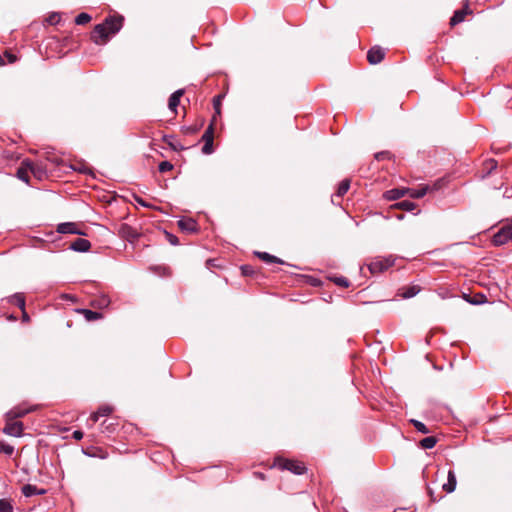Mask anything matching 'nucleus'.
Returning <instances> with one entry per match:
<instances>
[{
  "instance_id": "15",
  "label": "nucleus",
  "mask_w": 512,
  "mask_h": 512,
  "mask_svg": "<svg viewBox=\"0 0 512 512\" xmlns=\"http://www.w3.org/2000/svg\"><path fill=\"white\" fill-rule=\"evenodd\" d=\"M409 188H394L385 192V198L388 200H398L408 194Z\"/></svg>"
},
{
  "instance_id": "44",
  "label": "nucleus",
  "mask_w": 512,
  "mask_h": 512,
  "mask_svg": "<svg viewBox=\"0 0 512 512\" xmlns=\"http://www.w3.org/2000/svg\"><path fill=\"white\" fill-rule=\"evenodd\" d=\"M429 494H430V496H431L432 500H433V501H436V499L433 497V493H432V491H431V490H429Z\"/></svg>"
},
{
  "instance_id": "2",
  "label": "nucleus",
  "mask_w": 512,
  "mask_h": 512,
  "mask_svg": "<svg viewBox=\"0 0 512 512\" xmlns=\"http://www.w3.org/2000/svg\"><path fill=\"white\" fill-rule=\"evenodd\" d=\"M394 263L395 257L393 255L377 256L368 263V269L372 274H378L388 270Z\"/></svg>"
},
{
  "instance_id": "41",
  "label": "nucleus",
  "mask_w": 512,
  "mask_h": 512,
  "mask_svg": "<svg viewBox=\"0 0 512 512\" xmlns=\"http://www.w3.org/2000/svg\"><path fill=\"white\" fill-rule=\"evenodd\" d=\"M242 270H243V273H245V274H248L250 272V269L248 266H243Z\"/></svg>"
},
{
  "instance_id": "30",
  "label": "nucleus",
  "mask_w": 512,
  "mask_h": 512,
  "mask_svg": "<svg viewBox=\"0 0 512 512\" xmlns=\"http://www.w3.org/2000/svg\"><path fill=\"white\" fill-rule=\"evenodd\" d=\"M0 512H14L13 505L8 499H0Z\"/></svg>"
},
{
  "instance_id": "27",
  "label": "nucleus",
  "mask_w": 512,
  "mask_h": 512,
  "mask_svg": "<svg viewBox=\"0 0 512 512\" xmlns=\"http://www.w3.org/2000/svg\"><path fill=\"white\" fill-rule=\"evenodd\" d=\"M437 443V440L433 436H428L420 441V446L423 449H432Z\"/></svg>"
},
{
  "instance_id": "33",
  "label": "nucleus",
  "mask_w": 512,
  "mask_h": 512,
  "mask_svg": "<svg viewBox=\"0 0 512 512\" xmlns=\"http://www.w3.org/2000/svg\"><path fill=\"white\" fill-rule=\"evenodd\" d=\"M159 171L161 173L168 172L173 169V165L169 161H163L159 164Z\"/></svg>"
},
{
  "instance_id": "8",
  "label": "nucleus",
  "mask_w": 512,
  "mask_h": 512,
  "mask_svg": "<svg viewBox=\"0 0 512 512\" xmlns=\"http://www.w3.org/2000/svg\"><path fill=\"white\" fill-rule=\"evenodd\" d=\"M118 234L129 240V241H133L134 239H136L138 237V233L137 231L131 227L130 225L126 224V223H122L119 228H118Z\"/></svg>"
},
{
  "instance_id": "19",
  "label": "nucleus",
  "mask_w": 512,
  "mask_h": 512,
  "mask_svg": "<svg viewBox=\"0 0 512 512\" xmlns=\"http://www.w3.org/2000/svg\"><path fill=\"white\" fill-rule=\"evenodd\" d=\"M420 291L418 286L405 287L399 291V295L404 299H409L417 295Z\"/></svg>"
},
{
  "instance_id": "4",
  "label": "nucleus",
  "mask_w": 512,
  "mask_h": 512,
  "mask_svg": "<svg viewBox=\"0 0 512 512\" xmlns=\"http://www.w3.org/2000/svg\"><path fill=\"white\" fill-rule=\"evenodd\" d=\"M512 239V220L507 225H504L494 236L493 243L500 246Z\"/></svg>"
},
{
  "instance_id": "6",
  "label": "nucleus",
  "mask_w": 512,
  "mask_h": 512,
  "mask_svg": "<svg viewBox=\"0 0 512 512\" xmlns=\"http://www.w3.org/2000/svg\"><path fill=\"white\" fill-rule=\"evenodd\" d=\"M202 140L205 142L202 147L204 154H211L213 152V127L210 125L202 136Z\"/></svg>"
},
{
  "instance_id": "29",
  "label": "nucleus",
  "mask_w": 512,
  "mask_h": 512,
  "mask_svg": "<svg viewBox=\"0 0 512 512\" xmlns=\"http://www.w3.org/2000/svg\"><path fill=\"white\" fill-rule=\"evenodd\" d=\"M411 423L413 424V426L415 427V429L418 431V432H421L423 434H428L430 433V430L427 428V426L422 423L421 421H418V420H415V419H412L411 420Z\"/></svg>"
},
{
  "instance_id": "1",
  "label": "nucleus",
  "mask_w": 512,
  "mask_h": 512,
  "mask_svg": "<svg viewBox=\"0 0 512 512\" xmlns=\"http://www.w3.org/2000/svg\"><path fill=\"white\" fill-rule=\"evenodd\" d=\"M122 17L110 16L103 23L95 26L91 38L96 44H105L122 27Z\"/></svg>"
},
{
  "instance_id": "37",
  "label": "nucleus",
  "mask_w": 512,
  "mask_h": 512,
  "mask_svg": "<svg viewBox=\"0 0 512 512\" xmlns=\"http://www.w3.org/2000/svg\"><path fill=\"white\" fill-rule=\"evenodd\" d=\"M167 236L171 244L176 245L178 243V239L176 236L172 234H167Z\"/></svg>"
},
{
  "instance_id": "12",
  "label": "nucleus",
  "mask_w": 512,
  "mask_h": 512,
  "mask_svg": "<svg viewBox=\"0 0 512 512\" xmlns=\"http://www.w3.org/2000/svg\"><path fill=\"white\" fill-rule=\"evenodd\" d=\"M457 486L456 474L453 470H449L447 474V482L442 485V489L446 493H452L455 491Z\"/></svg>"
},
{
  "instance_id": "24",
  "label": "nucleus",
  "mask_w": 512,
  "mask_h": 512,
  "mask_svg": "<svg viewBox=\"0 0 512 512\" xmlns=\"http://www.w3.org/2000/svg\"><path fill=\"white\" fill-rule=\"evenodd\" d=\"M23 164H26L28 166L30 173H32L35 177L41 179L43 171L39 166L29 161H23Z\"/></svg>"
},
{
  "instance_id": "3",
  "label": "nucleus",
  "mask_w": 512,
  "mask_h": 512,
  "mask_svg": "<svg viewBox=\"0 0 512 512\" xmlns=\"http://www.w3.org/2000/svg\"><path fill=\"white\" fill-rule=\"evenodd\" d=\"M275 465L278 466L280 469L289 470L296 475H301L306 471L305 465L302 462L295 460H287L280 458L277 459Z\"/></svg>"
},
{
  "instance_id": "36",
  "label": "nucleus",
  "mask_w": 512,
  "mask_h": 512,
  "mask_svg": "<svg viewBox=\"0 0 512 512\" xmlns=\"http://www.w3.org/2000/svg\"><path fill=\"white\" fill-rule=\"evenodd\" d=\"M72 437L75 439V440H81L83 438V432L80 431V430H75L72 434Z\"/></svg>"
},
{
  "instance_id": "32",
  "label": "nucleus",
  "mask_w": 512,
  "mask_h": 512,
  "mask_svg": "<svg viewBox=\"0 0 512 512\" xmlns=\"http://www.w3.org/2000/svg\"><path fill=\"white\" fill-rule=\"evenodd\" d=\"M0 452L6 454V455H12L14 452V447L10 444L1 442L0 443Z\"/></svg>"
},
{
  "instance_id": "11",
  "label": "nucleus",
  "mask_w": 512,
  "mask_h": 512,
  "mask_svg": "<svg viewBox=\"0 0 512 512\" xmlns=\"http://www.w3.org/2000/svg\"><path fill=\"white\" fill-rule=\"evenodd\" d=\"M57 232L61 234L83 235V233L78 229L77 225L73 222L60 223L57 226Z\"/></svg>"
},
{
  "instance_id": "10",
  "label": "nucleus",
  "mask_w": 512,
  "mask_h": 512,
  "mask_svg": "<svg viewBox=\"0 0 512 512\" xmlns=\"http://www.w3.org/2000/svg\"><path fill=\"white\" fill-rule=\"evenodd\" d=\"M178 227L187 233H194L198 229L197 222L192 218H182L178 221Z\"/></svg>"
},
{
  "instance_id": "38",
  "label": "nucleus",
  "mask_w": 512,
  "mask_h": 512,
  "mask_svg": "<svg viewBox=\"0 0 512 512\" xmlns=\"http://www.w3.org/2000/svg\"><path fill=\"white\" fill-rule=\"evenodd\" d=\"M5 56L8 58V61L10 63H14L16 61V56H14L13 54L11 53H6Z\"/></svg>"
},
{
  "instance_id": "21",
  "label": "nucleus",
  "mask_w": 512,
  "mask_h": 512,
  "mask_svg": "<svg viewBox=\"0 0 512 512\" xmlns=\"http://www.w3.org/2000/svg\"><path fill=\"white\" fill-rule=\"evenodd\" d=\"M77 312L82 314L87 321H94L102 317V315L99 312L92 311L89 309H78Z\"/></svg>"
},
{
  "instance_id": "14",
  "label": "nucleus",
  "mask_w": 512,
  "mask_h": 512,
  "mask_svg": "<svg viewBox=\"0 0 512 512\" xmlns=\"http://www.w3.org/2000/svg\"><path fill=\"white\" fill-rule=\"evenodd\" d=\"M90 247V242L84 238H77L70 244V248L77 252H87Z\"/></svg>"
},
{
  "instance_id": "43",
  "label": "nucleus",
  "mask_w": 512,
  "mask_h": 512,
  "mask_svg": "<svg viewBox=\"0 0 512 512\" xmlns=\"http://www.w3.org/2000/svg\"><path fill=\"white\" fill-rule=\"evenodd\" d=\"M137 202L142 206H146L145 202L142 199H137Z\"/></svg>"
},
{
  "instance_id": "39",
  "label": "nucleus",
  "mask_w": 512,
  "mask_h": 512,
  "mask_svg": "<svg viewBox=\"0 0 512 512\" xmlns=\"http://www.w3.org/2000/svg\"><path fill=\"white\" fill-rule=\"evenodd\" d=\"M108 304H109V300H108V298H107V297H103V298L101 299V304H100V305H101V306H107Z\"/></svg>"
},
{
  "instance_id": "7",
  "label": "nucleus",
  "mask_w": 512,
  "mask_h": 512,
  "mask_svg": "<svg viewBox=\"0 0 512 512\" xmlns=\"http://www.w3.org/2000/svg\"><path fill=\"white\" fill-rule=\"evenodd\" d=\"M384 55V50L379 46H375L368 51L367 60L369 61L370 64L375 65L383 60Z\"/></svg>"
},
{
  "instance_id": "25",
  "label": "nucleus",
  "mask_w": 512,
  "mask_h": 512,
  "mask_svg": "<svg viewBox=\"0 0 512 512\" xmlns=\"http://www.w3.org/2000/svg\"><path fill=\"white\" fill-rule=\"evenodd\" d=\"M349 188H350V180L344 179L343 181L340 182L337 192H336V195L338 197H342L343 195H345L347 193Z\"/></svg>"
},
{
  "instance_id": "22",
  "label": "nucleus",
  "mask_w": 512,
  "mask_h": 512,
  "mask_svg": "<svg viewBox=\"0 0 512 512\" xmlns=\"http://www.w3.org/2000/svg\"><path fill=\"white\" fill-rule=\"evenodd\" d=\"M30 410L21 407H15L7 413V418L16 419L25 416Z\"/></svg>"
},
{
  "instance_id": "31",
  "label": "nucleus",
  "mask_w": 512,
  "mask_h": 512,
  "mask_svg": "<svg viewBox=\"0 0 512 512\" xmlns=\"http://www.w3.org/2000/svg\"><path fill=\"white\" fill-rule=\"evenodd\" d=\"M90 21H91V16L87 13H80L75 18V23L77 25H85Z\"/></svg>"
},
{
  "instance_id": "26",
  "label": "nucleus",
  "mask_w": 512,
  "mask_h": 512,
  "mask_svg": "<svg viewBox=\"0 0 512 512\" xmlns=\"http://www.w3.org/2000/svg\"><path fill=\"white\" fill-rule=\"evenodd\" d=\"M395 206L405 211H413L417 207V205L414 202L409 200H403L401 202H398Z\"/></svg>"
},
{
  "instance_id": "9",
  "label": "nucleus",
  "mask_w": 512,
  "mask_h": 512,
  "mask_svg": "<svg viewBox=\"0 0 512 512\" xmlns=\"http://www.w3.org/2000/svg\"><path fill=\"white\" fill-rule=\"evenodd\" d=\"M468 4H466L462 9L456 10L453 16L450 19V25L455 26L465 20V16L471 14Z\"/></svg>"
},
{
  "instance_id": "13",
  "label": "nucleus",
  "mask_w": 512,
  "mask_h": 512,
  "mask_svg": "<svg viewBox=\"0 0 512 512\" xmlns=\"http://www.w3.org/2000/svg\"><path fill=\"white\" fill-rule=\"evenodd\" d=\"M434 189H436L435 186L423 185L417 189H409L408 195L413 199H420Z\"/></svg>"
},
{
  "instance_id": "20",
  "label": "nucleus",
  "mask_w": 512,
  "mask_h": 512,
  "mask_svg": "<svg viewBox=\"0 0 512 512\" xmlns=\"http://www.w3.org/2000/svg\"><path fill=\"white\" fill-rule=\"evenodd\" d=\"M256 255L262 259L263 261L267 262V263H277V264H283L284 262L280 259V258H277L276 256L274 255H271L267 252H257Z\"/></svg>"
},
{
  "instance_id": "17",
  "label": "nucleus",
  "mask_w": 512,
  "mask_h": 512,
  "mask_svg": "<svg viewBox=\"0 0 512 512\" xmlns=\"http://www.w3.org/2000/svg\"><path fill=\"white\" fill-rule=\"evenodd\" d=\"M44 489H39L37 486L32 484H26L22 487V493L26 497H31L34 495H43L45 494Z\"/></svg>"
},
{
  "instance_id": "5",
  "label": "nucleus",
  "mask_w": 512,
  "mask_h": 512,
  "mask_svg": "<svg viewBox=\"0 0 512 512\" xmlns=\"http://www.w3.org/2000/svg\"><path fill=\"white\" fill-rule=\"evenodd\" d=\"M14 419L7 418V422L3 428V432L7 435L20 437L23 433V423L20 421H13Z\"/></svg>"
},
{
  "instance_id": "18",
  "label": "nucleus",
  "mask_w": 512,
  "mask_h": 512,
  "mask_svg": "<svg viewBox=\"0 0 512 512\" xmlns=\"http://www.w3.org/2000/svg\"><path fill=\"white\" fill-rule=\"evenodd\" d=\"M183 95V90H177L174 93L171 94L168 101L169 109L172 111H176V108L178 107L180 103V98Z\"/></svg>"
},
{
  "instance_id": "16",
  "label": "nucleus",
  "mask_w": 512,
  "mask_h": 512,
  "mask_svg": "<svg viewBox=\"0 0 512 512\" xmlns=\"http://www.w3.org/2000/svg\"><path fill=\"white\" fill-rule=\"evenodd\" d=\"M113 412V408L109 405H103L98 410L91 414L90 419L96 423L100 417L108 416Z\"/></svg>"
},
{
  "instance_id": "35",
  "label": "nucleus",
  "mask_w": 512,
  "mask_h": 512,
  "mask_svg": "<svg viewBox=\"0 0 512 512\" xmlns=\"http://www.w3.org/2000/svg\"><path fill=\"white\" fill-rule=\"evenodd\" d=\"M388 157V152H385V151H382V152H378L375 154V159L376 160H384Z\"/></svg>"
},
{
  "instance_id": "34",
  "label": "nucleus",
  "mask_w": 512,
  "mask_h": 512,
  "mask_svg": "<svg viewBox=\"0 0 512 512\" xmlns=\"http://www.w3.org/2000/svg\"><path fill=\"white\" fill-rule=\"evenodd\" d=\"M334 282L338 285V286H341V287H348L349 286V281L344 278V277H336L334 279Z\"/></svg>"
},
{
  "instance_id": "28",
  "label": "nucleus",
  "mask_w": 512,
  "mask_h": 512,
  "mask_svg": "<svg viewBox=\"0 0 512 512\" xmlns=\"http://www.w3.org/2000/svg\"><path fill=\"white\" fill-rule=\"evenodd\" d=\"M10 302L16 304L21 310L24 311L25 298H24L23 294H20V293L15 294L14 296H12Z\"/></svg>"
},
{
  "instance_id": "42",
  "label": "nucleus",
  "mask_w": 512,
  "mask_h": 512,
  "mask_svg": "<svg viewBox=\"0 0 512 512\" xmlns=\"http://www.w3.org/2000/svg\"><path fill=\"white\" fill-rule=\"evenodd\" d=\"M169 138H172V136H166V137H165V141H166L170 146H172V145H173V141H169V140H168Z\"/></svg>"
},
{
  "instance_id": "45",
  "label": "nucleus",
  "mask_w": 512,
  "mask_h": 512,
  "mask_svg": "<svg viewBox=\"0 0 512 512\" xmlns=\"http://www.w3.org/2000/svg\"><path fill=\"white\" fill-rule=\"evenodd\" d=\"M23 317H24V319L28 318V316H27V314L25 312H24V316Z\"/></svg>"
},
{
  "instance_id": "23",
  "label": "nucleus",
  "mask_w": 512,
  "mask_h": 512,
  "mask_svg": "<svg viewBox=\"0 0 512 512\" xmlns=\"http://www.w3.org/2000/svg\"><path fill=\"white\" fill-rule=\"evenodd\" d=\"M29 168L26 164L22 163V166L18 168L17 170V177L26 182L29 183Z\"/></svg>"
},
{
  "instance_id": "40",
  "label": "nucleus",
  "mask_w": 512,
  "mask_h": 512,
  "mask_svg": "<svg viewBox=\"0 0 512 512\" xmlns=\"http://www.w3.org/2000/svg\"><path fill=\"white\" fill-rule=\"evenodd\" d=\"M171 147H172L174 150H182V149H183V147H182V146L177 145V144H173Z\"/></svg>"
}]
</instances>
